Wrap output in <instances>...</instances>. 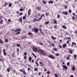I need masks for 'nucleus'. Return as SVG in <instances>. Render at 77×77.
I'll return each instance as SVG.
<instances>
[{
    "mask_svg": "<svg viewBox=\"0 0 77 77\" xmlns=\"http://www.w3.org/2000/svg\"><path fill=\"white\" fill-rule=\"evenodd\" d=\"M72 18L73 20H74L75 19V17L74 16H72Z\"/></svg>",
    "mask_w": 77,
    "mask_h": 77,
    "instance_id": "49",
    "label": "nucleus"
},
{
    "mask_svg": "<svg viewBox=\"0 0 77 77\" xmlns=\"http://www.w3.org/2000/svg\"><path fill=\"white\" fill-rule=\"evenodd\" d=\"M63 14H65V15H68V12H63Z\"/></svg>",
    "mask_w": 77,
    "mask_h": 77,
    "instance_id": "9",
    "label": "nucleus"
},
{
    "mask_svg": "<svg viewBox=\"0 0 77 77\" xmlns=\"http://www.w3.org/2000/svg\"><path fill=\"white\" fill-rule=\"evenodd\" d=\"M20 11H23V9H22V8H20Z\"/></svg>",
    "mask_w": 77,
    "mask_h": 77,
    "instance_id": "44",
    "label": "nucleus"
},
{
    "mask_svg": "<svg viewBox=\"0 0 77 77\" xmlns=\"http://www.w3.org/2000/svg\"><path fill=\"white\" fill-rule=\"evenodd\" d=\"M52 46H53L54 47V44H52Z\"/></svg>",
    "mask_w": 77,
    "mask_h": 77,
    "instance_id": "57",
    "label": "nucleus"
},
{
    "mask_svg": "<svg viewBox=\"0 0 77 77\" xmlns=\"http://www.w3.org/2000/svg\"><path fill=\"white\" fill-rule=\"evenodd\" d=\"M3 22V20H1L0 22V24H2V23Z\"/></svg>",
    "mask_w": 77,
    "mask_h": 77,
    "instance_id": "26",
    "label": "nucleus"
},
{
    "mask_svg": "<svg viewBox=\"0 0 77 77\" xmlns=\"http://www.w3.org/2000/svg\"><path fill=\"white\" fill-rule=\"evenodd\" d=\"M73 76L72 75H71L70 77H73Z\"/></svg>",
    "mask_w": 77,
    "mask_h": 77,
    "instance_id": "64",
    "label": "nucleus"
},
{
    "mask_svg": "<svg viewBox=\"0 0 77 77\" xmlns=\"http://www.w3.org/2000/svg\"><path fill=\"white\" fill-rule=\"evenodd\" d=\"M67 60H69V57H67Z\"/></svg>",
    "mask_w": 77,
    "mask_h": 77,
    "instance_id": "52",
    "label": "nucleus"
},
{
    "mask_svg": "<svg viewBox=\"0 0 77 77\" xmlns=\"http://www.w3.org/2000/svg\"><path fill=\"white\" fill-rule=\"evenodd\" d=\"M0 43H1V44L3 43V41H2L1 39H0Z\"/></svg>",
    "mask_w": 77,
    "mask_h": 77,
    "instance_id": "11",
    "label": "nucleus"
},
{
    "mask_svg": "<svg viewBox=\"0 0 77 77\" xmlns=\"http://www.w3.org/2000/svg\"><path fill=\"white\" fill-rule=\"evenodd\" d=\"M24 55H25V56H27V52H26L24 53Z\"/></svg>",
    "mask_w": 77,
    "mask_h": 77,
    "instance_id": "23",
    "label": "nucleus"
},
{
    "mask_svg": "<svg viewBox=\"0 0 77 77\" xmlns=\"http://www.w3.org/2000/svg\"><path fill=\"white\" fill-rule=\"evenodd\" d=\"M72 50H71L70 51V53L72 54Z\"/></svg>",
    "mask_w": 77,
    "mask_h": 77,
    "instance_id": "45",
    "label": "nucleus"
},
{
    "mask_svg": "<svg viewBox=\"0 0 77 77\" xmlns=\"http://www.w3.org/2000/svg\"><path fill=\"white\" fill-rule=\"evenodd\" d=\"M32 54L34 57H37L35 55V54H34V53H32Z\"/></svg>",
    "mask_w": 77,
    "mask_h": 77,
    "instance_id": "21",
    "label": "nucleus"
},
{
    "mask_svg": "<svg viewBox=\"0 0 77 77\" xmlns=\"http://www.w3.org/2000/svg\"><path fill=\"white\" fill-rule=\"evenodd\" d=\"M64 8L65 9H67L68 8V7H67V5H65Z\"/></svg>",
    "mask_w": 77,
    "mask_h": 77,
    "instance_id": "30",
    "label": "nucleus"
},
{
    "mask_svg": "<svg viewBox=\"0 0 77 77\" xmlns=\"http://www.w3.org/2000/svg\"><path fill=\"white\" fill-rule=\"evenodd\" d=\"M35 63H36V65H37V66H39V64H38V62L37 61H36Z\"/></svg>",
    "mask_w": 77,
    "mask_h": 77,
    "instance_id": "25",
    "label": "nucleus"
},
{
    "mask_svg": "<svg viewBox=\"0 0 77 77\" xmlns=\"http://www.w3.org/2000/svg\"><path fill=\"white\" fill-rule=\"evenodd\" d=\"M23 20H25V19H26V17L25 16H23Z\"/></svg>",
    "mask_w": 77,
    "mask_h": 77,
    "instance_id": "28",
    "label": "nucleus"
},
{
    "mask_svg": "<svg viewBox=\"0 0 77 77\" xmlns=\"http://www.w3.org/2000/svg\"><path fill=\"white\" fill-rule=\"evenodd\" d=\"M23 73H24V74L26 75V72H25L24 71L23 72Z\"/></svg>",
    "mask_w": 77,
    "mask_h": 77,
    "instance_id": "40",
    "label": "nucleus"
},
{
    "mask_svg": "<svg viewBox=\"0 0 77 77\" xmlns=\"http://www.w3.org/2000/svg\"><path fill=\"white\" fill-rule=\"evenodd\" d=\"M69 40H68L67 42H66V44H69Z\"/></svg>",
    "mask_w": 77,
    "mask_h": 77,
    "instance_id": "50",
    "label": "nucleus"
},
{
    "mask_svg": "<svg viewBox=\"0 0 77 77\" xmlns=\"http://www.w3.org/2000/svg\"><path fill=\"white\" fill-rule=\"evenodd\" d=\"M55 55H56V56H58L59 55V54H56Z\"/></svg>",
    "mask_w": 77,
    "mask_h": 77,
    "instance_id": "39",
    "label": "nucleus"
},
{
    "mask_svg": "<svg viewBox=\"0 0 77 77\" xmlns=\"http://www.w3.org/2000/svg\"><path fill=\"white\" fill-rule=\"evenodd\" d=\"M5 42H8V39H5Z\"/></svg>",
    "mask_w": 77,
    "mask_h": 77,
    "instance_id": "20",
    "label": "nucleus"
},
{
    "mask_svg": "<svg viewBox=\"0 0 77 77\" xmlns=\"http://www.w3.org/2000/svg\"><path fill=\"white\" fill-rule=\"evenodd\" d=\"M14 39H15V40H16V39H17V38L15 37H14Z\"/></svg>",
    "mask_w": 77,
    "mask_h": 77,
    "instance_id": "61",
    "label": "nucleus"
},
{
    "mask_svg": "<svg viewBox=\"0 0 77 77\" xmlns=\"http://www.w3.org/2000/svg\"><path fill=\"white\" fill-rule=\"evenodd\" d=\"M42 17V14L41 16V17L40 18H39V19L38 20H41V19Z\"/></svg>",
    "mask_w": 77,
    "mask_h": 77,
    "instance_id": "35",
    "label": "nucleus"
},
{
    "mask_svg": "<svg viewBox=\"0 0 77 77\" xmlns=\"http://www.w3.org/2000/svg\"><path fill=\"white\" fill-rule=\"evenodd\" d=\"M8 6L9 7H11V6H12V3H11Z\"/></svg>",
    "mask_w": 77,
    "mask_h": 77,
    "instance_id": "22",
    "label": "nucleus"
},
{
    "mask_svg": "<svg viewBox=\"0 0 77 77\" xmlns=\"http://www.w3.org/2000/svg\"><path fill=\"white\" fill-rule=\"evenodd\" d=\"M32 31H34L35 33H38L39 32V29L37 28L34 27L33 29L32 30Z\"/></svg>",
    "mask_w": 77,
    "mask_h": 77,
    "instance_id": "1",
    "label": "nucleus"
},
{
    "mask_svg": "<svg viewBox=\"0 0 77 77\" xmlns=\"http://www.w3.org/2000/svg\"><path fill=\"white\" fill-rule=\"evenodd\" d=\"M47 73L48 74H50V72L49 71L47 72Z\"/></svg>",
    "mask_w": 77,
    "mask_h": 77,
    "instance_id": "51",
    "label": "nucleus"
},
{
    "mask_svg": "<svg viewBox=\"0 0 77 77\" xmlns=\"http://www.w3.org/2000/svg\"><path fill=\"white\" fill-rule=\"evenodd\" d=\"M55 77H58V76H57V74L55 73Z\"/></svg>",
    "mask_w": 77,
    "mask_h": 77,
    "instance_id": "33",
    "label": "nucleus"
},
{
    "mask_svg": "<svg viewBox=\"0 0 77 77\" xmlns=\"http://www.w3.org/2000/svg\"><path fill=\"white\" fill-rule=\"evenodd\" d=\"M38 68H36L34 69V70L36 71H37V70H38Z\"/></svg>",
    "mask_w": 77,
    "mask_h": 77,
    "instance_id": "36",
    "label": "nucleus"
},
{
    "mask_svg": "<svg viewBox=\"0 0 77 77\" xmlns=\"http://www.w3.org/2000/svg\"><path fill=\"white\" fill-rule=\"evenodd\" d=\"M30 12H28V15H30Z\"/></svg>",
    "mask_w": 77,
    "mask_h": 77,
    "instance_id": "48",
    "label": "nucleus"
},
{
    "mask_svg": "<svg viewBox=\"0 0 77 77\" xmlns=\"http://www.w3.org/2000/svg\"><path fill=\"white\" fill-rule=\"evenodd\" d=\"M76 57H77V55H76V54L74 55V57L75 59H76Z\"/></svg>",
    "mask_w": 77,
    "mask_h": 77,
    "instance_id": "24",
    "label": "nucleus"
},
{
    "mask_svg": "<svg viewBox=\"0 0 77 77\" xmlns=\"http://www.w3.org/2000/svg\"><path fill=\"white\" fill-rule=\"evenodd\" d=\"M7 71H8V72H9V71H10V69H9L8 68L7 69Z\"/></svg>",
    "mask_w": 77,
    "mask_h": 77,
    "instance_id": "37",
    "label": "nucleus"
},
{
    "mask_svg": "<svg viewBox=\"0 0 77 77\" xmlns=\"http://www.w3.org/2000/svg\"><path fill=\"white\" fill-rule=\"evenodd\" d=\"M42 2H43V3H44V4H45H45L47 3L46 2H45V1H43Z\"/></svg>",
    "mask_w": 77,
    "mask_h": 77,
    "instance_id": "15",
    "label": "nucleus"
},
{
    "mask_svg": "<svg viewBox=\"0 0 77 77\" xmlns=\"http://www.w3.org/2000/svg\"><path fill=\"white\" fill-rule=\"evenodd\" d=\"M31 60H32V57H30L29 58V62H31Z\"/></svg>",
    "mask_w": 77,
    "mask_h": 77,
    "instance_id": "18",
    "label": "nucleus"
},
{
    "mask_svg": "<svg viewBox=\"0 0 77 77\" xmlns=\"http://www.w3.org/2000/svg\"><path fill=\"white\" fill-rule=\"evenodd\" d=\"M29 35H33V34L31 32H29L28 34Z\"/></svg>",
    "mask_w": 77,
    "mask_h": 77,
    "instance_id": "10",
    "label": "nucleus"
},
{
    "mask_svg": "<svg viewBox=\"0 0 77 77\" xmlns=\"http://www.w3.org/2000/svg\"><path fill=\"white\" fill-rule=\"evenodd\" d=\"M38 50V49L36 48H33V50L34 51H35V52H36V51Z\"/></svg>",
    "mask_w": 77,
    "mask_h": 77,
    "instance_id": "3",
    "label": "nucleus"
},
{
    "mask_svg": "<svg viewBox=\"0 0 77 77\" xmlns=\"http://www.w3.org/2000/svg\"><path fill=\"white\" fill-rule=\"evenodd\" d=\"M20 31V29H17L15 30V32H17Z\"/></svg>",
    "mask_w": 77,
    "mask_h": 77,
    "instance_id": "7",
    "label": "nucleus"
},
{
    "mask_svg": "<svg viewBox=\"0 0 77 77\" xmlns=\"http://www.w3.org/2000/svg\"><path fill=\"white\" fill-rule=\"evenodd\" d=\"M39 44H40V45H43V44H42V43L41 42H40Z\"/></svg>",
    "mask_w": 77,
    "mask_h": 77,
    "instance_id": "41",
    "label": "nucleus"
},
{
    "mask_svg": "<svg viewBox=\"0 0 77 77\" xmlns=\"http://www.w3.org/2000/svg\"><path fill=\"white\" fill-rule=\"evenodd\" d=\"M24 59H26V56H24Z\"/></svg>",
    "mask_w": 77,
    "mask_h": 77,
    "instance_id": "60",
    "label": "nucleus"
},
{
    "mask_svg": "<svg viewBox=\"0 0 77 77\" xmlns=\"http://www.w3.org/2000/svg\"><path fill=\"white\" fill-rule=\"evenodd\" d=\"M49 3H51V4H52V3H53V1H49L48 2Z\"/></svg>",
    "mask_w": 77,
    "mask_h": 77,
    "instance_id": "13",
    "label": "nucleus"
},
{
    "mask_svg": "<svg viewBox=\"0 0 77 77\" xmlns=\"http://www.w3.org/2000/svg\"><path fill=\"white\" fill-rule=\"evenodd\" d=\"M63 67L64 68H65V69H68V68L67 67V66H63V65H62Z\"/></svg>",
    "mask_w": 77,
    "mask_h": 77,
    "instance_id": "4",
    "label": "nucleus"
},
{
    "mask_svg": "<svg viewBox=\"0 0 77 77\" xmlns=\"http://www.w3.org/2000/svg\"><path fill=\"white\" fill-rule=\"evenodd\" d=\"M54 51H57V48H54Z\"/></svg>",
    "mask_w": 77,
    "mask_h": 77,
    "instance_id": "17",
    "label": "nucleus"
},
{
    "mask_svg": "<svg viewBox=\"0 0 77 77\" xmlns=\"http://www.w3.org/2000/svg\"><path fill=\"white\" fill-rule=\"evenodd\" d=\"M62 28H63V29H66V26L63 25L62 26Z\"/></svg>",
    "mask_w": 77,
    "mask_h": 77,
    "instance_id": "12",
    "label": "nucleus"
},
{
    "mask_svg": "<svg viewBox=\"0 0 77 77\" xmlns=\"http://www.w3.org/2000/svg\"><path fill=\"white\" fill-rule=\"evenodd\" d=\"M39 30L40 32H41V33H42V34H43V33H42V29L40 28V29H39Z\"/></svg>",
    "mask_w": 77,
    "mask_h": 77,
    "instance_id": "14",
    "label": "nucleus"
},
{
    "mask_svg": "<svg viewBox=\"0 0 77 77\" xmlns=\"http://www.w3.org/2000/svg\"><path fill=\"white\" fill-rule=\"evenodd\" d=\"M75 69V67H73L72 68V70H74Z\"/></svg>",
    "mask_w": 77,
    "mask_h": 77,
    "instance_id": "16",
    "label": "nucleus"
},
{
    "mask_svg": "<svg viewBox=\"0 0 77 77\" xmlns=\"http://www.w3.org/2000/svg\"><path fill=\"white\" fill-rule=\"evenodd\" d=\"M20 34V32H18L16 33L15 34V35H18V34Z\"/></svg>",
    "mask_w": 77,
    "mask_h": 77,
    "instance_id": "31",
    "label": "nucleus"
},
{
    "mask_svg": "<svg viewBox=\"0 0 77 77\" xmlns=\"http://www.w3.org/2000/svg\"><path fill=\"white\" fill-rule=\"evenodd\" d=\"M5 52H6V50H5V49H4L3 51V53H5Z\"/></svg>",
    "mask_w": 77,
    "mask_h": 77,
    "instance_id": "32",
    "label": "nucleus"
},
{
    "mask_svg": "<svg viewBox=\"0 0 77 77\" xmlns=\"http://www.w3.org/2000/svg\"><path fill=\"white\" fill-rule=\"evenodd\" d=\"M66 47V44H64L63 45V48H65Z\"/></svg>",
    "mask_w": 77,
    "mask_h": 77,
    "instance_id": "8",
    "label": "nucleus"
},
{
    "mask_svg": "<svg viewBox=\"0 0 77 77\" xmlns=\"http://www.w3.org/2000/svg\"><path fill=\"white\" fill-rule=\"evenodd\" d=\"M67 64L68 66H69V63H67Z\"/></svg>",
    "mask_w": 77,
    "mask_h": 77,
    "instance_id": "43",
    "label": "nucleus"
},
{
    "mask_svg": "<svg viewBox=\"0 0 77 77\" xmlns=\"http://www.w3.org/2000/svg\"><path fill=\"white\" fill-rule=\"evenodd\" d=\"M59 47L60 48H62V46H61V45H60Z\"/></svg>",
    "mask_w": 77,
    "mask_h": 77,
    "instance_id": "59",
    "label": "nucleus"
},
{
    "mask_svg": "<svg viewBox=\"0 0 77 77\" xmlns=\"http://www.w3.org/2000/svg\"><path fill=\"white\" fill-rule=\"evenodd\" d=\"M52 38L53 39H54V40L56 39V38H54L53 35L52 36Z\"/></svg>",
    "mask_w": 77,
    "mask_h": 77,
    "instance_id": "27",
    "label": "nucleus"
},
{
    "mask_svg": "<svg viewBox=\"0 0 77 77\" xmlns=\"http://www.w3.org/2000/svg\"><path fill=\"white\" fill-rule=\"evenodd\" d=\"M36 9H37L38 11H40V10L41 9V7H37Z\"/></svg>",
    "mask_w": 77,
    "mask_h": 77,
    "instance_id": "6",
    "label": "nucleus"
},
{
    "mask_svg": "<svg viewBox=\"0 0 77 77\" xmlns=\"http://www.w3.org/2000/svg\"><path fill=\"white\" fill-rule=\"evenodd\" d=\"M36 21V19H34V20L32 21V22H35Z\"/></svg>",
    "mask_w": 77,
    "mask_h": 77,
    "instance_id": "34",
    "label": "nucleus"
},
{
    "mask_svg": "<svg viewBox=\"0 0 77 77\" xmlns=\"http://www.w3.org/2000/svg\"><path fill=\"white\" fill-rule=\"evenodd\" d=\"M23 13H20V15H23Z\"/></svg>",
    "mask_w": 77,
    "mask_h": 77,
    "instance_id": "54",
    "label": "nucleus"
},
{
    "mask_svg": "<svg viewBox=\"0 0 77 77\" xmlns=\"http://www.w3.org/2000/svg\"><path fill=\"white\" fill-rule=\"evenodd\" d=\"M41 75V72L38 73V75Z\"/></svg>",
    "mask_w": 77,
    "mask_h": 77,
    "instance_id": "63",
    "label": "nucleus"
},
{
    "mask_svg": "<svg viewBox=\"0 0 77 77\" xmlns=\"http://www.w3.org/2000/svg\"><path fill=\"white\" fill-rule=\"evenodd\" d=\"M49 57H50V58H51V59H54V57H53V56L52 55H50L49 56Z\"/></svg>",
    "mask_w": 77,
    "mask_h": 77,
    "instance_id": "5",
    "label": "nucleus"
},
{
    "mask_svg": "<svg viewBox=\"0 0 77 77\" xmlns=\"http://www.w3.org/2000/svg\"><path fill=\"white\" fill-rule=\"evenodd\" d=\"M72 45H76V43H74V42H72Z\"/></svg>",
    "mask_w": 77,
    "mask_h": 77,
    "instance_id": "19",
    "label": "nucleus"
},
{
    "mask_svg": "<svg viewBox=\"0 0 77 77\" xmlns=\"http://www.w3.org/2000/svg\"><path fill=\"white\" fill-rule=\"evenodd\" d=\"M17 47H20V45H19V44H17Z\"/></svg>",
    "mask_w": 77,
    "mask_h": 77,
    "instance_id": "47",
    "label": "nucleus"
},
{
    "mask_svg": "<svg viewBox=\"0 0 77 77\" xmlns=\"http://www.w3.org/2000/svg\"><path fill=\"white\" fill-rule=\"evenodd\" d=\"M31 12V10L30 9H29L28 12Z\"/></svg>",
    "mask_w": 77,
    "mask_h": 77,
    "instance_id": "42",
    "label": "nucleus"
},
{
    "mask_svg": "<svg viewBox=\"0 0 77 77\" xmlns=\"http://www.w3.org/2000/svg\"><path fill=\"white\" fill-rule=\"evenodd\" d=\"M28 66H29V67H30V68H32V66H31V65H28Z\"/></svg>",
    "mask_w": 77,
    "mask_h": 77,
    "instance_id": "55",
    "label": "nucleus"
},
{
    "mask_svg": "<svg viewBox=\"0 0 77 77\" xmlns=\"http://www.w3.org/2000/svg\"><path fill=\"white\" fill-rule=\"evenodd\" d=\"M49 22H45V23L46 24H49Z\"/></svg>",
    "mask_w": 77,
    "mask_h": 77,
    "instance_id": "29",
    "label": "nucleus"
},
{
    "mask_svg": "<svg viewBox=\"0 0 77 77\" xmlns=\"http://www.w3.org/2000/svg\"><path fill=\"white\" fill-rule=\"evenodd\" d=\"M69 13H71V10H69Z\"/></svg>",
    "mask_w": 77,
    "mask_h": 77,
    "instance_id": "56",
    "label": "nucleus"
},
{
    "mask_svg": "<svg viewBox=\"0 0 77 77\" xmlns=\"http://www.w3.org/2000/svg\"><path fill=\"white\" fill-rule=\"evenodd\" d=\"M57 16V18H60V16L59 15V14H58Z\"/></svg>",
    "mask_w": 77,
    "mask_h": 77,
    "instance_id": "38",
    "label": "nucleus"
},
{
    "mask_svg": "<svg viewBox=\"0 0 77 77\" xmlns=\"http://www.w3.org/2000/svg\"><path fill=\"white\" fill-rule=\"evenodd\" d=\"M54 22H55V24H57V21H56V20H54Z\"/></svg>",
    "mask_w": 77,
    "mask_h": 77,
    "instance_id": "58",
    "label": "nucleus"
},
{
    "mask_svg": "<svg viewBox=\"0 0 77 77\" xmlns=\"http://www.w3.org/2000/svg\"><path fill=\"white\" fill-rule=\"evenodd\" d=\"M21 38L22 39H23V38H26V37H22Z\"/></svg>",
    "mask_w": 77,
    "mask_h": 77,
    "instance_id": "53",
    "label": "nucleus"
},
{
    "mask_svg": "<svg viewBox=\"0 0 77 77\" xmlns=\"http://www.w3.org/2000/svg\"><path fill=\"white\" fill-rule=\"evenodd\" d=\"M45 52V51L43 50H40V53L42 54L43 55H44V56H45L46 54L44 53Z\"/></svg>",
    "mask_w": 77,
    "mask_h": 77,
    "instance_id": "2",
    "label": "nucleus"
},
{
    "mask_svg": "<svg viewBox=\"0 0 77 77\" xmlns=\"http://www.w3.org/2000/svg\"><path fill=\"white\" fill-rule=\"evenodd\" d=\"M8 22H11V19H9L8 20Z\"/></svg>",
    "mask_w": 77,
    "mask_h": 77,
    "instance_id": "46",
    "label": "nucleus"
},
{
    "mask_svg": "<svg viewBox=\"0 0 77 77\" xmlns=\"http://www.w3.org/2000/svg\"><path fill=\"white\" fill-rule=\"evenodd\" d=\"M29 69H30V68H28V70L29 71Z\"/></svg>",
    "mask_w": 77,
    "mask_h": 77,
    "instance_id": "62",
    "label": "nucleus"
}]
</instances>
